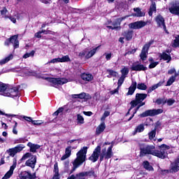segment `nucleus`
Wrapping results in <instances>:
<instances>
[{
  "label": "nucleus",
  "mask_w": 179,
  "mask_h": 179,
  "mask_svg": "<svg viewBox=\"0 0 179 179\" xmlns=\"http://www.w3.org/2000/svg\"><path fill=\"white\" fill-rule=\"evenodd\" d=\"M134 10L135 12V13L134 14V16H136L137 17H142V16H145V13L142 12L141 10V8H134Z\"/></svg>",
  "instance_id": "30"
},
{
  "label": "nucleus",
  "mask_w": 179,
  "mask_h": 179,
  "mask_svg": "<svg viewBox=\"0 0 179 179\" xmlns=\"http://www.w3.org/2000/svg\"><path fill=\"white\" fill-rule=\"evenodd\" d=\"M34 54H36V52L34 50H31L30 52H27L23 55V58L24 59L29 58V57H34Z\"/></svg>",
  "instance_id": "41"
},
{
  "label": "nucleus",
  "mask_w": 179,
  "mask_h": 179,
  "mask_svg": "<svg viewBox=\"0 0 179 179\" xmlns=\"http://www.w3.org/2000/svg\"><path fill=\"white\" fill-rule=\"evenodd\" d=\"M54 173L55 175H59V169H58V163L54 164Z\"/></svg>",
  "instance_id": "52"
},
{
  "label": "nucleus",
  "mask_w": 179,
  "mask_h": 179,
  "mask_svg": "<svg viewBox=\"0 0 179 179\" xmlns=\"http://www.w3.org/2000/svg\"><path fill=\"white\" fill-rule=\"evenodd\" d=\"M64 111V108H59L56 112L53 113V115H58L59 114H61Z\"/></svg>",
  "instance_id": "60"
},
{
  "label": "nucleus",
  "mask_w": 179,
  "mask_h": 179,
  "mask_svg": "<svg viewBox=\"0 0 179 179\" xmlns=\"http://www.w3.org/2000/svg\"><path fill=\"white\" fill-rule=\"evenodd\" d=\"M124 80H125V77H122L121 76V77L119 78L118 82H117V87H121V86H122V83H124Z\"/></svg>",
  "instance_id": "50"
},
{
  "label": "nucleus",
  "mask_w": 179,
  "mask_h": 179,
  "mask_svg": "<svg viewBox=\"0 0 179 179\" xmlns=\"http://www.w3.org/2000/svg\"><path fill=\"white\" fill-rule=\"evenodd\" d=\"M107 72L112 76V78H117L118 76V73L111 69H108Z\"/></svg>",
  "instance_id": "48"
},
{
  "label": "nucleus",
  "mask_w": 179,
  "mask_h": 179,
  "mask_svg": "<svg viewBox=\"0 0 179 179\" xmlns=\"http://www.w3.org/2000/svg\"><path fill=\"white\" fill-rule=\"evenodd\" d=\"M33 155H31V153L30 152H27L25 153L22 157L21 158L20 161L21 162H24V160H27V159L30 158V157H33Z\"/></svg>",
  "instance_id": "40"
},
{
  "label": "nucleus",
  "mask_w": 179,
  "mask_h": 179,
  "mask_svg": "<svg viewBox=\"0 0 179 179\" xmlns=\"http://www.w3.org/2000/svg\"><path fill=\"white\" fill-rule=\"evenodd\" d=\"M17 35H14L10 38V41L13 44L14 48H19V40H17Z\"/></svg>",
  "instance_id": "22"
},
{
  "label": "nucleus",
  "mask_w": 179,
  "mask_h": 179,
  "mask_svg": "<svg viewBox=\"0 0 179 179\" xmlns=\"http://www.w3.org/2000/svg\"><path fill=\"white\" fill-rule=\"evenodd\" d=\"M163 113V109H151L147 110L144 113L140 115L141 117H155V115H159Z\"/></svg>",
  "instance_id": "9"
},
{
  "label": "nucleus",
  "mask_w": 179,
  "mask_h": 179,
  "mask_svg": "<svg viewBox=\"0 0 179 179\" xmlns=\"http://www.w3.org/2000/svg\"><path fill=\"white\" fill-rule=\"evenodd\" d=\"M87 153V147H83L78 152H77V157L73 162V169L70 171V174L75 172L76 169L83 164L86 161V154Z\"/></svg>",
  "instance_id": "4"
},
{
  "label": "nucleus",
  "mask_w": 179,
  "mask_h": 179,
  "mask_svg": "<svg viewBox=\"0 0 179 179\" xmlns=\"http://www.w3.org/2000/svg\"><path fill=\"white\" fill-rule=\"evenodd\" d=\"M167 149H169V146L163 144L160 146L159 150H154L152 156H157V157L159 159H166V156H167Z\"/></svg>",
  "instance_id": "5"
},
{
  "label": "nucleus",
  "mask_w": 179,
  "mask_h": 179,
  "mask_svg": "<svg viewBox=\"0 0 179 179\" xmlns=\"http://www.w3.org/2000/svg\"><path fill=\"white\" fill-rule=\"evenodd\" d=\"M67 179H87L85 172H81L77 174H72Z\"/></svg>",
  "instance_id": "20"
},
{
  "label": "nucleus",
  "mask_w": 179,
  "mask_h": 179,
  "mask_svg": "<svg viewBox=\"0 0 179 179\" xmlns=\"http://www.w3.org/2000/svg\"><path fill=\"white\" fill-rule=\"evenodd\" d=\"M22 71L23 72V73H24V75H31V73H33V71L27 68L22 69Z\"/></svg>",
  "instance_id": "47"
},
{
  "label": "nucleus",
  "mask_w": 179,
  "mask_h": 179,
  "mask_svg": "<svg viewBox=\"0 0 179 179\" xmlns=\"http://www.w3.org/2000/svg\"><path fill=\"white\" fill-rule=\"evenodd\" d=\"M72 153V147L69 146L65 150V155L69 156V157H71V155Z\"/></svg>",
  "instance_id": "46"
},
{
  "label": "nucleus",
  "mask_w": 179,
  "mask_h": 179,
  "mask_svg": "<svg viewBox=\"0 0 179 179\" xmlns=\"http://www.w3.org/2000/svg\"><path fill=\"white\" fill-rule=\"evenodd\" d=\"M100 48V45L97 46L96 48H93L90 51H87V50H83L80 52L79 55L81 58H85L86 59H89V58H92L96 52H97V50Z\"/></svg>",
  "instance_id": "7"
},
{
  "label": "nucleus",
  "mask_w": 179,
  "mask_h": 179,
  "mask_svg": "<svg viewBox=\"0 0 179 179\" xmlns=\"http://www.w3.org/2000/svg\"><path fill=\"white\" fill-rule=\"evenodd\" d=\"M28 178H29V179H35V178H36V173L31 174V173H30V172H29V176H28Z\"/></svg>",
  "instance_id": "64"
},
{
  "label": "nucleus",
  "mask_w": 179,
  "mask_h": 179,
  "mask_svg": "<svg viewBox=\"0 0 179 179\" xmlns=\"http://www.w3.org/2000/svg\"><path fill=\"white\" fill-rule=\"evenodd\" d=\"M179 73H175V75L171 76L166 83V86H171L172 83L176 82V78L178 76Z\"/></svg>",
  "instance_id": "31"
},
{
  "label": "nucleus",
  "mask_w": 179,
  "mask_h": 179,
  "mask_svg": "<svg viewBox=\"0 0 179 179\" xmlns=\"http://www.w3.org/2000/svg\"><path fill=\"white\" fill-rule=\"evenodd\" d=\"M58 62H59V57H57V58H55V59H51L50 61H49L47 64H58Z\"/></svg>",
  "instance_id": "55"
},
{
  "label": "nucleus",
  "mask_w": 179,
  "mask_h": 179,
  "mask_svg": "<svg viewBox=\"0 0 179 179\" xmlns=\"http://www.w3.org/2000/svg\"><path fill=\"white\" fill-rule=\"evenodd\" d=\"M145 26H146V22L145 21H137L129 24V29H134V30L142 29V27H145Z\"/></svg>",
  "instance_id": "13"
},
{
  "label": "nucleus",
  "mask_w": 179,
  "mask_h": 179,
  "mask_svg": "<svg viewBox=\"0 0 179 179\" xmlns=\"http://www.w3.org/2000/svg\"><path fill=\"white\" fill-rule=\"evenodd\" d=\"M15 143H24L26 142V138H20L15 140Z\"/></svg>",
  "instance_id": "54"
},
{
  "label": "nucleus",
  "mask_w": 179,
  "mask_h": 179,
  "mask_svg": "<svg viewBox=\"0 0 179 179\" xmlns=\"http://www.w3.org/2000/svg\"><path fill=\"white\" fill-rule=\"evenodd\" d=\"M94 100H96V101H99V100H100V93L96 92L94 94Z\"/></svg>",
  "instance_id": "61"
},
{
  "label": "nucleus",
  "mask_w": 179,
  "mask_h": 179,
  "mask_svg": "<svg viewBox=\"0 0 179 179\" xmlns=\"http://www.w3.org/2000/svg\"><path fill=\"white\" fill-rule=\"evenodd\" d=\"M136 86H137L136 81L132 80L131 85L129 87V91L127 93V96H132V94H134V93H135V91L136 90Z\"/></svg>",
  "instance_id": "19"
},
{
  "label": "nucleus",
  "mask_w": 179,
  "mask_h": 179,
  "mask_svg": "<svg viewBox=\"0 0 179 179\" xmlns=\"http://www.w3.org/2000/svg\"><path fill=\"white\" fill-rule=\"evenodd\" d=\"M136 86L138 90H146V89H148V86L143 83L137 84Z\"/></svg>",
  "instance_id": "44"
},
{
  "label": "nucleus",
  "mask_w": 179,
  "mask_h": 179,
  "mask_svg": "<svg viewBox=\"0 0 179 179\" xmlns=\"http://www.w3.org/2000/svg\"><path fill=\"white\" fill-rule=\"evenodd\" d=\"M13 59V55L10 54L4 59L0 60V65H5V64H8L9 61H12Z\"/></svg>",
  "instance_id": "28"
},
{
  "label": "nucleus",
  "mask_w": 179,
  "mask_h": 179,
  "mask_svg": "<svg viewBox=\"0 0 179 179\" xmlns=\"http://www.w3.org/2000/svg\"><path fill=\"white\" fill-rule=\"evenodd\" d=\"M159 57L161 59H163L164 61H167V64L171 61V56L169 54H167L166 52H163L162 53H159Z\"/></svg>",
  "instance_id": "25"
},
{
  "label": "nucleus",
  "mask_w": 179,
  "mask_h": 179,
  "mask_svg": "<svg viewBox=\"0 0 179 179\" xmlns=\"http://www.w3.org/2000/svg\"><path fill=\"white\" fill-rule=\"evenodd\" d=\"M36 163H37V157L36 155H33L31 159H28L25 162V165L28 167H31V169H34L36 167Z\"/></svg>",
  "instance_id": "16"
},
{
  "label": "nucleus",
  "mask_w": 179,
  "mask_h": 179,
  "mask_svg": "<svg viewBox=\"0 0 179 179\" xmlns=\"http://www.w3.org/2000/svg\"><path fill=\"white\" fill-rule=\"evenodd\" d=\"M64 169L65 171H69V161L64 162Z\"/></svg>",
  "instance_id": "58"
},
{
  "label": "nucleus",
  "mask_w": 179,
  "mask_h": 179,
  "mask_svg": "<svg viewBox=\"0 0 179 179\" xmlns=\"http://www.w3.org/2000/svg\"><path fill=\"white\" fill-rule=\"evenodd\" d=\"M146 97H148V94H139L137 93L136 94V99L131 101L130 102L131 104V107L129 109L127 115H129V113H131V110H132V108H135V107H136V108H135L134 110V113L132 114V115L129 118L128 121H131V120H132V118H134L135 114H136V112L138 111V110H139V108H141V107L145 106V103L143 102V100H145V99H146Z\"/></svg>",
  "instance_id": "2"
},
{
  "label": "nucleus",
  "mask_w": 179,
  "mask_h": 179,
  "mask_svg": "<svg viewBox=\"0 0 179 179\" xmlns=\"http://www.w3.org/2000/svg\"><path fill=\"white\" fill-rule=\"evenodd\" d=\"M80 78L84 82H92L93 80V75L90 73H83L80 74Z\"/></svg>",
  "instance_id": "17"
},
{
  "label": "nucleus",
  "mask_w": 179,
  "mask_h": 179,
  "mask_svg": "<svg viewBox=\"0 0 179 179\" xmlns=\"http://www.w3.org/2000/svg\"><path fill=\"white\" fill-rule=\"evenodd\" d=\"M122 76L123 78H127V76L128 75V73H129V69H128V67H124V69H122L120 71Z\"/></svg>",
  "instance_id": "38"
},
{
  "label": "nucleus",
  "mask_w": 179,
  "mask_h": 179,
  "mask_svg": "<svg viewBox=\"0 0 179 179\" xmlns=\"http://www.w3.org/2000/svg\"><path fill=\"white\" fill-rule=\"evenodd\" d=\"M163 83H164V81H159L157 84L152 85L148 90V93H152V92H153V90H156L157 87H160V86H163Z\"/></svg>",
  "instance_id": "27"
},
{
  "label": "nucleus",
  "mask_w": 179,
  "mask_h": 179,
  "mask_svg": "<svg viewBox=\"0 0 179 179\" xmlns=\"http://www.w3.org/2000/svg\"><path fill=\"white\" fill-rule=\"evenodd\" d=\"M155 103L158 106H160V104H163V106H164V104L167 103V99H166L165 98H159L155 101Z\"/></svg>",
  "instance_id": "37"
},
{
  "label": "nucleus",
  "mask_w": 179,
  "mask_h": 179,
  "mask_svg": "<svg viewBox=\"0 0 179 179\" xmlns=\"http://www.w3.org/2000/svg\"><path fill=\"white\" fill-rule=\"evenodd\" d=\"M103 56L105 57L106 61H110V59H111V57H113V53L106 52L103 54Z\"/></svg>",
  "instance_id": "51"
},
{
  "label": "nucleus",
  "mask_w": 179,
  "mask_h": 179,
  "mask_svg": "<svg viewBox=\"0 0 179 179\" xmlns=\"http://www.w3.org/2000/svg\"><path fill=\"white\" fill-rule=\"evenodd\" d=\"M77 124H85V118H83V116L80 115H77Z\"/></svg>",
  "instance_id": "45"
},
{
  "label": "nucleus",
  "mask_w": 179,
  "mask_h": 179,
  "mask_svg": "<svg viewBox=\"0 0 179 179\" xmlns=\"http://www.w3.org/2000/svg\"><path fill=\"white\" fill-rule=\"evenodd\" d=\"M172 47H173V48H177V47H179V35L176 36L173 41V43L172 44Z\"/></svg>",
  "instance_id": "42"
},
{
  "label": "nucleus",
  "mask_w": 179,
  "mask_h": 179,
  "mask_svg": "<svg viewBox=\"0 0 179 179\" xmlns=\"http://www.w3.org/2000/svg\"><path fill=\"white\" fill-rule=\"evenodd\" d=\"M106 129V124L104 122H103L97 128L96 130V135H100L101 132H103L104 130Z\"/></svg>",
  "instance_id": "29"
},
{
  "label": "nucleus",
  "mask_w": 179,
  "mask_h": 179,
  "mask_svg": "<svg viewBox=\"0 0 179 179\" xmlns=\"http://www.w3.org/2000/svg\"><path fill=\"white\" fill-rule=\"evenodd\" d=\"M169 10L172 15H176L179 16V3H171Z\"/></svg>",
  "instance_id": "15"
},
{
  "label": "nucleus",
  "mask_w": 179,
  "mask_h": 179,
  "mask_svg": "<svg viewBox=\"0 0 179 179\" xmlns=\"http://www.w3.org/2000/svg\"><path fill=\"white\" fill-rule=\"evenodd\" d=\"M166 103H167L168 106H173L174 104V103H176V101L173 99H169L166 100Z\"/></svg>",
  "instance_id": "57"
},
{
  "label": "nucleus",
  "mask_w": 179,
  "mask_h": 179,
  "mask_svg": "<svg viewBox=\"0 0 179 179\" xmlns=\"http://www.w3.org/2000/svg\"><path fill=\"white\" fill-rule=\"evenodd\" d=\"M176 73H177L175 68H172L168 71V75H173V74L176 75Z\"/></svg>",
  "instance_id": "56"
},
{
  "label": "nucleus",
  "mask_w": 179,
  "mask_h": 179,
  "mask_svg": "<svg viewBox=\"0 0 179 179\" xmlns=\"http://www.w3.org/2000/svg\"><path fill=\"white\" fill-rule=\"evenodd\" d=\"M131 71L141 72V71H147L148 67L145 66V65L141 64L139 62H135L131 64Z\"/></svg>",
  "instance_id": "12"
},
{
  "label": "nucleus",
  "mask_w": 179,
  "mask_h": 179,
  "mask_svg": "<svg viewBox=\"0 0 179 179\" xmlns=\"http://www.w3.org/2000/svg\"><path fill=\"white\" fill-rule=\"evenodd\" d=\"M0 94L6 97H18L19 87L0 83Z\"/></svg>",
  "instance_id": "3"
},
{
  "label": "nucleus",
  "mask_w": 179,
  "mask_h": 179,
  "mask_svg": "<svg viewBox=\"0 0 179 179\" xmlns=\"http://www.w3.org/2000/svg\"><path fill=\"white\" fill-rule=\"evenodd\" d=\"M143 166L144 169H145V170H148V171H155V169H153V166H152L148 161L143 162Z\"/></svg>",
  "instance_id": "32"
},
{
  "label": "nucleus",
  "mask_w": 179,
  "mask_h": 179,
  "mask_svg": "<svg viewBox=\"0 0 179 179\" xmlns=\"http://www.w3.org/2000/svg\"><path fill=\"white\" fill-rule=\"evenodd\" d=\"M60 62H71V58H69V55L63 56L62 57H59Z\"/></svg>",
  "instance_id": "43"
},
{
  "label": "nucleus",
  "mask_w": 179,
  "mask_h": 179,
  "mask_svg": "<svg viewBox=\"0 0 179 179\" xmlns=\"http://www.w3.org/2000/svg\"><path fill=\"white\" fill-rule=\"evenodd\" d=\"M71 97L73 99H87L86 97V93H85V92H82V93L78 94H72Z\"/></svg>",
  "instance_id": "36"
},
{
  "label": "nucleus",
  "mask_w": 179,
  "mask_h": 179,
  "mask_svg": "<svg viewBox=\"0 0 179 179\" xmlns=\"http://www.w3.org/2000/svg\"><path fill=\"white\" fill-rule=\"evenodd\" d=\"M27 146L29 148V151L31 153H36L37 150H38V149H40V148H41V145H39L38 144L32 143L31 142L27 143Z\"/></svg>",
  "instance_id": "18"
},
{
  "label": "nucleus",
  "mask_w": 179,
  "mask_h": 179,
  "mask_svg": "<svg viewBox=\"0 0 179 179\" xmlns=\"http://www.w3.org/2000/svg\"><path fill=\"white\" fill-rule=\"evenodd\" d=\"M149 139L150 141H155V138L156 136V129L152 130L150 132L148 133Z\"/></svg>",
  "instance_id": "39"
},
{
  "label": "nucleus",
  "mask_w": 179,
  "mask_h": 179,
  "mask_svg": "<svg viewBox=\"0 0 179 179\" xmlns=\"http://www.w3.org/2000/svg\"><path fill=\"white\" fill-rule=\"evenodd\" d=\"M15 169H16V164H13L10 166V170L5 174L2 179L10 178V177H12V175L13 174Z\"/></svg>",
  "instance_id": "23"
},
{
  "label": "nucleus",
  "mask_w": 179,
  "mask_h": 179,
  "mask_svg": "<svg viewBox=\"0 0 179 179\" xmlns=\"http://www.w3.org/2000/svg\"><path fill=\"white\" fill-rule=\"evenodd\" d=\"M152 44H153V42L152 41H150L148 43H145L143 45L141 53L140 54V58L141 59H142V61H146V58H148V52Z\"/></svg>",
  "instance_id": "10"
},
{
  "label": "nucleus",
  "mask_w": 179,
  "mask_h": 179,
  "mask_svg": "<svg viewBox=\"0 0 179 179\" xmlns=\"http://www.w3.org/2000/svg\"><path fill=\"white\" fill-rule=\"evenodd\" d=\"M23 149H24V145L23 144H20L15 148L7 150L6 152L8 154V156L15 157V155H17V153H20Z\"/></svg>",
  "instance_id": "11"
},
{
  "label": "nucleus",
  "mask_w": 179,
  "mask_h": 179,
  "mask_svg": "<svg viewBox=\"0 0 179 179\" xmlns=\"http://www.w3.org/2000/svg\"><path fill=\"white\" fill-rule=\"evenodd\" d=\"M33 125H41L43 124L42 120H32Z\"/></svg>",
  "instance_id": "59"
},
{
  "label": "nucleus",
  "mask_w": 179,
  "mask_h": 179,
  "mask_svg": "<svg viewBox=\"0 0 179 179\" xmlns=\"http://www.w3.org/2000/svg\"><path fill=\"white\" fill-rule=\"evenodd\" d=\"M134 35V31H125L123 34L126 40L127 41H129V40L132 39V36Z\"/></svg>",
  "instance_id": "34"
},
{
  "label": "nucleus",
  "mask_w": 179,
  "mask_h": 179,
  "mask_svg": "<svg viewBox=\"0 0 179 179\" xmlns=\"http://www.w3.org/2000/svg\"><path fill=\"white\" fill-rule=\"evenodd\" d=\"M29 172L24 171H22L19 174L18 177L20 179H27L29 178Z\"/></svg>",
  "instance_id": "35"
},
{
  "label": "nucleus",
  "mask_w": 179,
  "mask_h": 179,
  "mask_svg": "<svg viewBox=\"0 0 179 179\" xmlns=\"http://www.w3.org/2000/svg\"><path fill=\"white\" fill-rule=\"evenodd\" d=\"M85 177H93V178H97V170L94 169H91L89 171H84Z\"/></svg>",
  "instance_id": "21"
},
{
  "label": "nucleus",
  "mask_w": 179,
  "mask_h": 179,
  "mask_svg": "<svg viewBox=\"0 0 179 179\" xmlns=\"http://www.w3.org/2000/svg\"><path fill=\"white\" fill-rule=\"evenodd\" d=\"M0 12L1 14L3 15V16H5V15H6V13L8 12V10L6 9V7H3Z\"/></svg>",
  "instance_id": "62"
},
{
  "label": "nucleus",
  "mask_w": 179,
  "mask_h": 179,
  "mask_svg": "<svg viewBox=\"0 0 179 179\" xmlns=\"http://www.w3.org/2000/svg\"><path fill=\"white\" fill-rule=\"evenodd\" d=\"M22 118H23V120H25V121H27V122H32L33 121V119H31V117L28 116L20 115L19 119L22 120Z\"/></svg>",
  "instance_id": "49"
},
{
  "label": "nucleus",
  "mask_w": 179,
  "mask_h": 179,
  "mask_svg": "<svg viewBox=\"0 0 179 179\" xmlns=\"http://www.w3.org/2000/svg\"><path fill=\"white\" fill-rule=\"evenodd\" d=\"M155 22H157V24L159 26V27H162L164 31H166V33H169L167 31V28L166 27V23L164 22V17H163V16H162L161 15H157L155 17Z\"/></svg>",
  "instance_id": "14"
},
{
  "label": "nucleus",
  "mask_w": 179,
  "mask_h": 179,
  "mask_svg": "<svg viewBox=\"0 0 179 179\" xmlns=\"http://www.w3.org/2000/svg\"><path fill=\"white\" fill-rule=\"evenodd\" d=\"M157 65H159V62H151L148 66V68L150 69H152L153 68H156V66H157Z\"/></svg>",
  "instance_id": "53"
},
{
  "label": "nucleus",
  "mask_w": 179,
  "mask_h": 179,
  "mask_svg": "<svg viewBox=\"0 0 179 179\" xmlns=\"http://www.w3.org/2000/svg\"><path fill=\"white\" fill-rule=\"evenodd\" d=\"M140 156L143 157L146 155H152L155 152V146L153 145H144L140 148Z\"/></svg>",
  "instance_id": "8"
},
{
  "label": "nucleus",
  "mask_w": 179,
  "mask_h": 179,
  "mask_svg": "<svg viewBox=\"0 0 179 179\" xmlns=\"http://www.w3.org/2000/svg\"><path fill=\"white\" fill-rule=\"evenodd\" d=\"M48 82H50V85L53 86V87H58V86H61L62 85H65V83H68V80L66 78H48Z\"/></svg>",
  "instance_id": "6"
},
{
  "label": "nucleus",
  "mask_w": 179,
  "mask_h": 179,
  "mask_svg": "<svg viewBox=\"0 0 179 179\" xmlns=\"http://www.w3.org/2000/svg\"><path fill=\"white\" fill-rule=\"evenodd\" d=\"M119 90H120V87H117L116 89L111 90L110 93V94H117Z\"/></svg>",
  "instance_id": "63"
},
{
  "label": "nucleus",
  "mask_w": 179,
  "mask_h": 179,
  "mask_svg": "<svg viewBox=\"0 0 179 179\" xmlns=\"http://www.w3.org/2000/svg\"><path fill=\"white\" fill-rule=\"evenodd\" d=\"M179 171V162H178V158L171 164V173H177V171Z\"/></svg>",
  "instance_id": "24"
},
{
  "label": "nucleus",
  "mask_w": 179,
  "mask_h": 179,
  "mask_svg": "<svg viewBox=\"0 0 179 179\" xmlns=\"http://www.w3.org/2000/svg\"><path fill=\"white\" fill-rule=\"evenodd\" d=\"M145 131V124H138L135 130L133 133V135H136L138 133L143 132Z\"/></svg>",
  "instance_id": "26"
},
{
  "label": "nucleus",
  "mask_w": 179,
  "mask_h": 179,
  "mask_svg": "<svg viewBox=\"0 0 179 179\" xmlns=\"http://www.w3.org/2000/svg\"><path fill=\"white\" fill-rule=\"evenodd\" d=\"M113 144L108 148V149L103 148L101 150V147L98 145L93 151L92 155L89 157V160L92 163H96L100 157V162H103L104 159L108 160L113 157Z\"/></svg>",
  "instance_id": "1"
},
{
  "label": "nucleus",
  "mask_w": 179,
  "mask_h": 179,
  "mask_svg": "<svg viewBox=\"0 0 179 179\" xmlns=\"http://www.w3.org/2000/svg\"><path fill=\"white\" fill-rule=\"evenodd\" d=\"M155 12H156V3L155 1H152L151 6H150L148 12L149 16H152L153 13Z\"/></svg>",
  "instance_id": "33"
}]
</instances>
